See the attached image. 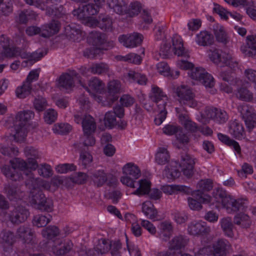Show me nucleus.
<instances>
[{"label": "nucleus", "mask_w": 256, "mask_h": 256, "mask_svg": "<svg viewBox=\"0 0 256 256\" xmlns=\"http://www.w3.org/2000/svg\"><path fill=\"white\" fill-rule=\"evenodd\" d=\"M34 116V112L28 110L20 112L16 115L14 124L15 134L12 136L15 142H21L24 140L27 134L26 126Z\"/></svg>", "instance_id": "f257e3e1"}, {"label": "nucleus", "mask_w": 256, "mask_h": 256, "mask_svg": "<svg viewBox=\"0 0 256 256\" xmlns=\"http://www.w3.org/2000/svg\"><path fill=\"white\" fill-rule=\"evenodd\" d=\"M150 98L157 106L159 114L155 118L154 122L156 125H160L165 120L167 114L166 106L168 97L160 88L154 86L150 94Z\"/></svg>", "instance_id": "f03ea898"}, {"label": "nucleus", "mask_w": 256, "mask_h": 256, "mask_svg": "<svg viewBox=\"0 0 256 256\" xmlns=\"http://www.w3.org/2000/svg\"><path fill=\"white\" fill-rule=\"evenodd\" d=\"M120 83L116 80H113L109 82L108 85V92L105 94L104 97L98 96L96 98L98 102L102 103L104 106H110L112 104L118 100V94L120 92Z\"/></svg>", "instance_id": "7ed1b4c3"}, {"label": "nucleus", "mask_w": 256, "mask_h": 256, "mask_svg": "<svg viewBox=\"0 0 256 256\" xmlns=\"http://www.w3.org/2000/svg\"><path fill=\"white\" fill-rule=\"evenodd\" d=\"M176 93L178 100L182 106L195 108L197 106V102L194 99V94L187 86H181L177 88Z\"/></svg>", "instance_id": "20e7f679"}, {"label": "nucleus", "mask_w": 256, "mask_h": 256, "mask_svg": "<svg viewBox=\"0 0 256 256\" xmlns=\"http://www.w3.org/2000/svg\"><path fill=\"white\" fill-rule=\"evenodd\" d=\"M238 109L244 122L246 128L250 132L256 126V114L254 109L247 104L239 106Z\"/></svg>", "instance_id": "39448f33"}, {"label": "nucleus", "mask_w": 256, "mask_h": 256, "mask_svg": "<svg viewBox=\"0 0 256 256\" xmlns=\"http://www.w3.org/2000/svg\"><path fill=\"white\" fill-rule=\"evenodd\" d=\"M194 164V159L186 152H181L179 166L181 168V171L183 174L188 178H190L193 176Z\"/></svg>", "instance_id": "423d86ee"}, {"label": "nucleus", "mask_w": 256, "mask_h": 256, "mask_svg": "<svg viewBox=\"0 0 256 256\" xmlns=\"http://www.w3.org/2000/svg\"><path fill=\"white\" fill-rule=\"evenodd\" d=\"M74 80L81 84L80 76L74 70L70 71L69 73H63L58 80V86L60 88L70 89L74 86Z\"/></svg>", "instance_id": "0eeeda50"}, {"label": "nucleus", "mask_w": 256, "mask_h": 256, "mask_svg": "<svg viewBox=\"0 0 256 256\" xmlns=\"http://www.w3.org/2000/svg\"><path fill=\"white\" fill-rule=\"evenodd\" d=\"M30 213L28 209L22 206H18L10 212L8 218L10 221L13 224H19L24 222Z\"/></svg>", "instance_id": "6e6552de"}, {"label": "nucleus", "mask_w": 256, "mask_h": 256, "mask_svg": "<svg viewBox=\"0 0 256 256\" xmlns=\"http://www.w3.org/2000/svg\"><path fill=\"white\" fill-rule=\"evenodd\" d=\"M192 196L194 197L188 198V204L190 209L198 210L202 208V203H208L210 202V196L207 194H203L199 190H195Z\"/></svg>", "instance_id": "1a4fd4ad"}, {"label": "nucleus", "mask_w": 256, "mask_h": 256, "mask_svg": "<svg viewBox=\"0 0 256 256\" xmlns=\"http://www.w3.org/2000/svg\"><path fill=\"white\" fill-rule=\"evenodd\" d=\"M0 50L2 54L7 58H14L20 55V51L18 48L10 47V40L6 36H0Z\"/></svg>", "instance_id": "9d476101"}, {"label": "nucleus", "mask_w": 256, "mask_h": 256, "mask_svg": "<svg viewBox=\"0 0 256 256\" xmlns=\"http://www.w3.org/2000/svg\"><path fill=\"white\" fill-rule=\"evenodd\" d=\"M205 113L208 118L213 120L215 122L218 124L226 123L228 119L227 112L220 108H208L205 110Z\"/></svg>", "instance_id": "9b49d317"}, {"label": "nucleus", "mask_w": 256, "mask_h": 256, "mask_svg": "<svg viewBox=\"0 0 256 256\" xmlns=\"http://www.w3.org/2000/svg\"><path fill=\"white\" fill-rule=\"evenodd\" d=\"M4 193L10 201L14 202L22 200L25 196L24 192L18 186L14 184L5 185Z\"/></svg>", "instance_id": "f8f14e48"}, {"label": "nucleus", "mask_w": 256, "mask_h": 256, "mask_svg": "<svg viewBox=\"0 0 256 256\" xmlns=\"http://www.w3.org/2000/svg\"><path fill=\"white\" fill-rule=\"evenodd\" d=\"M98 10V7L92 4H88L84 6L82 8H79L76 10L73 11L74 16H76L77 18L81 20H85L90 18V16H93L97 14Z\"/></svg>", "instance_id": "ddd939ff"}, {"label": "nucleus", "mask_w": 256, "mask_h": 256, "mask_svg": "<svg viewBox=\"0 0 256 256\" xmlns=\"http://www.w3.org/2000/svg\"><path fill=\"white\" fill-rule=\"evenodd\" d=\"M118 39L119 41L121 43H123L125 46L133 48L140 44L143 40V36L140 34L134 32L129 36H120Z\"/></svg>", "instance_id": "4468645a"}, {"label": "nucleus", "mask_w": 256, "mask_h": 256, "mask_svg": "<svg viewBox=\"0 0 256 256\" xmlns=\"http://www.w3.org/2000/svg\"><path fill=\"white\" fill-rule=\"evenodd\" d=\"M24 153L27 158L28 164L30 166V170H35L38 168L37 160L40 158L38 151L34 148L28 146L24 148Z\"/></svg>", "instance_id": "2eb2a0df"}, {"label": "nucleus", "mask_w": 256, "mask_h": 256, "mask_svg": "<svg viewBox=\"0 0 256 256\" xmlns=\"http://www.w3.org/2000/svg\"><path fill=\"white\" fill-rule=\"evenodd\" d=\"M73 246V243L70 240H65L58 244L52 246V250L56 255L63 256L70 252L72 250Z\"/></svg>", "instance_id": "dca6fc26"}, {"label": "nucleus", "mask_w": 256, "mask_h": 256, "mask_svg": "<svg viewBox=\"0 0 256 256\" xmlns=\"http://www.w3.org/2000/svg\"><path fill=\"white\" fill-rule=\"evenodd\" d=\"M188 230L190 234L198 236L208 234L210 230L209 227H206L204 222H193L188 224Z\"/></svg>", "instance_id": "f3484780"}, {"label": "nucleus", "mask_w": 256, "mask_h": 256, "mask_svg": "<svg viewBox=\"0 0 256 256\" xmlns=\"http://www.w3.org/2000/svg\"><path fill=\"white\" fill-rule=\"evenodd\" d=\"M60 27L59 22L52 20L49 23L42 26V32L40 36L44 38H50L58 32Z\"/></svg>", "instance_id": "a211bd4d"}, {"label": "nucleus", "mask_w": 256, "mask_h": 256, "mask_svg": "<svg viewBox=\"0 0 256 256\" xmlns=\"http://www.w3.org/2000/svg\"><path fill=\"white\" fill-rule=\"evenodd\" d=\"M229 132L236 139L242 140L244 138L245 132L244 128L242 124L236 120L230 122Z\"/></svg>", "instance_id": "6ab92c4d"}, {"label": "nucleus", "mask_w": 256, "mask_h": 256, "mask_svg": "<svg viewBox=\"0 0 256 256\" xmlns=\"http://www.w3.org/2000/svg\"><path fill=\"white\" fill-rule=\"evenodd\" d=\"M16 236L24 243L30 244L34 237V232L28 226H21L16 230Z\"/></svg>", "instance_id": "aec40b11"}, {"label": "nucleus", "mask_w": 256, "mask_h": 256, "mask_svg": "<svg viewBox=\"0 0 256 256\" xmlns=\"http://www.w3.org/2000/svg\"><path fill=\"white\" fill-rule=\"evenodd\" d=\"M88 41L90 44L97 48H104L103 46L106 43L105 36L98 32H92L88 38Z\"/></svg>", "instance_id": "412c9836"}, {"label": "nucleus", "mask_w": 256, "mask_h": 256, "mask_svg": "<svg viewBox=\"0 0 256 256\" xmlns=\"http://www.w3.org/2000/svg\"><path fill=\"white\" fill-rule=\"evenodd\" d=\"M162 192L168 194H172L176 192H181L186 194H190L192 190L188 186L184 185H166L162 188Z\"/></svg>", "instance_id": "4be33fe9"}, {"label": "nucleus", "mask_w": 256, "mask_h": 256, "mask_svg": "<svg viewBox=\"0 0 256 256\" xmlns=\"http://www.w3.org/2000/svg\"><path fill=\"white\" fill-rule=\"evenodd\" d=\"M124 78L129 82H137L140 84H146L147 81L144 75L132 70L124 74Z\"/></svg>", "instance_id": "5701e85b"}, {"label": "nucleus", "mask_w": 256, "mask_h": 256, "mask_svg": "<svg viewBox=\"0 0 256 256\" xmlns=\"http://www.w3.org/2000/svg\"><path fill=\"white\" fill-rule=\"evenodd\" d=\"M98 21L92 18L88 19V23L92 26H98L101 29L105 30H111L112 20L108 16H100Z\"/></svg>", "instance_id": "b1692460"}, {"label": "nucleus", "mask_w": 256, "mask_h": 256, "mask_svg": "<svg viewBox=\"0 0 256 256\" xmlns=\"http://www.w3.org/2000/svg\"><path fill=\"white\" fill-rule=\"evenodd\" d=\"M196 42L200 46L212 45L214 42L213 36L207 31H202L196 34Z\"/></svg>", "instance_id": "393cba45"}, {"label": "nucleus", "mask_w": 256, "mask_h": 256, "mask_svg": "<svg viewBox=\"0 0 256 256\" xmlns=\"http://www.w3.org/2000/svg\"><path fill=\"white\" fill-rule=\"evenodd\" d=\"M90 178L95 186L100 187L107 181L108 176L104 170H96L91 173Z\"/></svg>", "instance_id": "a878e982"}, {"label": "nucleus", "mask_w": 256, "mask_h": 256, "mask_svg": "<svg viewBox=\"0 0 256 256\" xmlns=\"http://www.w3.org/2000/svg\"><path fill=\"white\" fill-rule=\"evenodd\" d=\"M212 31L218 42L224 44L228 42L227 34L222 26L218 24H214L212 26Z\"/></svg>", "instance_id": "bb28decb"}, {"label": "nucleus", "mask_w": 256, "mask_h": 256, "mask_svg": "<svg viewBox=\"0 0 256 256\" xmlns=\"http://www.w3.org/2000/svg\"><path fill=\"white\" fill-rule=\"evenodd\" d=\"M228 246V242L226 240H218L213 244L212 256H225Z\"/></svg>", "instance_id": "cd10ccee"}, {"label": "nucleus", "mask_w": 256, "mask_h": 256, "mask_svg": "<svg viewBox=\"0 0 256 256\" xmlns=\"http://www.w3.org/2000/svg\"><path fill=\"white\" fill-rule=\"evenodd\" d=\"M122 172L124 175L132 177L134 180L138 179L141 176L140 170L138 167L132 163L126 164L123 167Z\"/></svg>", "instance_id": "c85d7f7f"}, {"label": "nucleus", "mask_w": 256, "mask_h": 256, "mask_svg": "<svg viewBox=\"0 0 256 256\" xmlns=\"http://www.w3.org/2000/svg\"><path fill=\"white\" fill-rule=\"evenodd\" d=\"M188 240L186 236L179 235L174 237L170 242V249L178 250L184 248L188 243Z\"/></svg>", "instance_id": "c756f323"}, {"label": "nucleus", "mask_w": 256, "mask_h": 256, "mask_svg": "<svg viewBox=\"0 0 256 256\" xmlns=\"http://www.w3.org/2000/svg\"><path fill=\"white\" fill-rule=\"evenodd\" d=\"M248 48L242 50L247 56L256 59V40L254 36H248L246 38Z\"/></svg>", "instance_id": "7c9ffc66"}, {"label": "nucleus", "mask_w": 256, "mask_h": 256, "mask_svg": "<svg viewBox=\"0 0 256 256\" xmlns=\"http://www.w3.org/2000/svg\"><path fill=\"white\" fill-rule=\"evenodd\" d=\"M82 126L84 134H93L96 130V124L93 118L86 116L82 121Z\"/></svg>", "instance_id": "2f4dec72"}, {"label": "nucleus", "mask_w": 256, "mask_h": 256, "mask_svg": "<svg viewBox=\"0 0 256 256\" xmlns=\"http://www.w3.org/2000/svg\"><path fill=\"white\" fill-rule=\"evenodd\" d=\"M172 42L174 52L176 54L185 58L188 56L187 52L184 51L183 43L180 38L177 36H174L172 38Z\"/></svg>", "instance_id": "473e14b6"}, {"label": "nucleus", "mask_w": 256, "mask_h": 256, "mask_svg": "<svg viewBox=\"0 0 256 256\" xmlns=\"http://www.w3.org/2000/svg\"><path fill=\"white\" fill-rule=\"evenodd\" d=\"M46 198L44 194L40 190H32L30 192V202L32 206L36 208H38L39 205L44 202L42 200Z\"/></svg>", "instance_id": "72a5a7b5"}, {"label": "nucleus", "mask_w": 256, "mask_h": 256, "mask_svg": "<svg viewBox=\"0 0 256 256\" xmlns=\"http://www.w3.org/2000/svg\"><path fill=\"white\" fill-rule=\"evenodd\" d=\"M142 211L148 218L154 220L157 218V210L150 202L146 201L143 203Z\"/></svg>", "instance_id": "f704fd0d"}, {"label": "nucleus", "mask_w": 256, "mask_h": 256, "mask_svg": "<svg viewBox=\"0 0 256 256\" xmlns=\"http://www.w3.org/2000/svg\"><path fill=\"white\" fill-rule=\"evenodd\" d=\"M177 165L176 162H172L165 168L163 174L169 179L178 178L180 172L177 168Z\"/></svg>", "instance_id": "c9c22d12"}, {"label": "nucleus", "mask_w": 256, "mask_h": 256, "mask_svg": "<svg viewBox=\"0 0 256 256\" xmlns=\"http://www.w3.org/2000/svg\"><path fill=\"white\" fill-rule=\"evenodd\" d=\"M179 119L181 123L188 130L195 132L199 130L196 124L190 120L188 114H180L179 115Z\"/></svg>", "instance_id": "e433bc0d"}, {"label": "nucleus", "mask_w": 256, "mask_h": 256, "mask_svg": "<svg viewBox=\"0 0 256 256\" xmlns=\"http://www.w3.org/2000/svg\"><path fill=\"white\" fill-rule=\"evenodd\" d=\"M59 228L55 226H49L42 230V236L48 240H52L59 236Z\"/></svg>", "instance_id": "4c0bfd02"}, {"label": "nucleus", "mask_w": 256, "mask_h": 256, "mask_svg": "<svg viewBox=\"0 0 256 256\" xmlns=\"http://www.w3.org/2000/svg\"><path fill=\"white\" fill-rule=\"evenodd\" d=\"M221 228L222 229L225 234L229 237H232L233 234V227L231 218L229 217L224 218L220 220V221Z\"/></svg>", "instance_id": "58836bf2"}, {"label": "nucleus", "mask_w": 256, "mask_h": 256, "mask_svg": "<svg viewBox=\"0 0 256 256\" xmlns=\"http://www.w3.org/2000/svg\"><path fill=\"white\" fill-rule=\"evenodd\" d=\"M139 187L132 194L136 195L142 196L147 194L150 188L151 183L150 181L144 179L138 181Z\"/></svg>", "instance_id": "ea45409f"}, {"label": "nucleus", "mask_w": 256, "mask_h": 256, "mask_svg": "<svg viewBox=\"0 0 256 256\" xmlns=\"http://www.w3.org/2000/svg\"><path fill=\"white\" fill-rule=\"evenodd\" d=\"M24 174L26 176L25 184L32 190H37L38 188V184L40 178H36L34 174L30 172H24Z\"/></svg>", "instance_id": "a19ab883"}, {"label": "nucleus", "mask_w": 256, "mask_h": 256, "mask_svg": "<svg viewBox=\"0 0 256 256\" xmlns=\"http://www.w3.org/2000/svg\"><path fill=\"white\" fill-rule=\"evenodd\" d=\"M109 68L106 64H93L88 68V71L94 74H102L108 72Z\"/></svg>", "instance_id": "79ce46f5"}, {"label": "nucleus", "mask_w": 256, "mask_h": 256, "mask_svg": "<svg viewBox=\"0 0 256 256\" xmlns=\"http://www.w3.org/2000/svg\"><path fill=\"white\" fill-rule=\"evenodd\" d=\"M234 222L245 228H248L251 223L248 215L244 214H239L236 216L234 218Z\"/></svg>", "instance_id": "37998d69"}, {"label": "nucleus", "mask_w": 256, "mask_h": 256, "mask_svg": "<svg viewBox=\"0 0 256 256\" xmlns=\"http://www.w3.org/2000/svg\"><path fill=\"white\" fill-rule=\"evenodd\" d=\"M199 81L206 88L210 89V94H214L216 93V90L212 88L214 85V79L213 77L206 72L203 76H202Z\"/></svg>", "instance_id": "c03bdc74"}, {"label": "nucleus", "mask_w": 256, "mask_h": 256, "mask_svg": "<svg viewBox=\"0 0 256 256\" xmlns=\"http://www.w3.org/2000/svg\"><path fill=\"white\" fill-rule=\"evenodd\" d=\"M31 90L32 85H29L28 83L24 82L21 86L16 89V96L19 98H24L30 94Z\"/></svg>", "instance_id": "a18cd8bd"}, {"label": "nucleus", "mask_w": 256, "mask_h": 256, "mask_svg": "<svg viewBox=\"0 0 256 256\" xmlns=\"http://www.w3.org/2000/svg\"><path fill=\"white\" fill-rule=\"evenodd\" d=\"M218 136L221 142L229 146H232L238 154H240V148L238 142L233 140H231L228 136L221 133L218 134Z\"/></svg>", "instance_id": "49530a36"}, {"label": "nucleus", "mask_w": 256, "mask_h": 256, "mask_svg": "<svg viewBox=\"0 0 256 256\" xmlns=\"http://www.w3.org/2000/svg\"><path fill=\"white\" fill-rule=\"evenodd\" d=\"M52 218L50 214L47 216L37 215L34 217L32 222L34 226L38 228L44 227L50 222Z\"/></svg>", "instance_id": "de8ad7c7"}, {"label": "nucleus", "mask_w": 256, "mask_h": 256, "mask_svg": "<svg viewBox=\"0 0 256 256\" xmlns=\"http://www.w3.org/2000/svg\"><path fill=\"white\" fill-rule=\"evenodd\" d=\"M170 158L167 150L164 148H161L156 154V161L159 164H165L168 162Z\"/></svg>", "instance_id": "09e8293b"}, {"label": "nucleus", "mask_w": 256, "mask_h": 256, "mask_svg": "<svg viewBox=\"0 0 256 256\" xmlns=\"http://www.w3.org/2000/svg\"><path fill=\"white\" fill-rule=\"evenodd\" d=\"M236 96L240 100L246 102H250L253 99V94L246 87L238 88Z\"/></svg>", "instance_id": "8fccbe9b"}, {"label": "nucleus", "mask_w": 256, "mask_h": 256, "mask_svg": "<svg viewBox=\"0 0 256 256\" xmlns=\"http://www.w3.org/2000/svg\"><path fill=\"white\" fill-rule=\"evenodd\" d=\"M110 240H108L101 239L94 248V252L102 254L107 253L110 250Z\"/></svg>", "instance_id": "3c124183"}, {"label": "nucleus", "mask_w": 256, "mask_h": 256, "mask_svg": "<svg viewBox=\"0 0 256 256\" xmlns=\"http://www.w3.org/2000/svg\"><path fill=\"white\" fill-rule=\"evenodd\" d=\"M88 86L94 91L100 92L104 90V84L99 78L94 77L90 80Z\"/></svg>", "instance_id": "603ef678"}, {"label": "nucleus", "mask_w": 256, "mask_h": 256, "mask_svg": "<svg viewBox=\"0 0 256 256\" xmlns=\"http://www.w3.org/2000/svg\"><path fill=\"white\" fill-rule=\"evenodd\" d=\"M14 242V236L12 232L10 230L2 232L1 242L8 246H12Z\"/></svg>", "instance_id": "864d4df0"}, {"label": "nucleus", "mask_w": 256, "mask_h": 256, "mask_svg": "<svg viewBox=\"0 0 256 256\" xmlns=\"http://www.w3.org/2000/svg\"><path fill=\"white\" fill-rule=\"evenodd\" d=\"M248 208L246 200L245 199L234 200L232 206V212L238 211L244 212Z\"/></svg>", "instance_id": "5fc2aeb1"}, {"label": "nucleus", "mask_w": 256, "mask_h": 256, "mask_svg": "<svg viewBox=\"0 0 256 256\" xmlns=\"http://www.w3.org/2000/svg\"><path fill=\"white\" fill-rule=\"evenodd\" d=\"M3 174L7 178H10L12 180H16L18 178V176L16 172V169L11 165H6L2 168Z\"/></svg>", "instance_id": "6e6d98bb"}, {"label": "nucleus", "mask_w": 256, "mask_h": 256, "mask_svg": "<svg viewBox=\"0 0 256 256\" xmlns=\"http://www.w3.org/2000/svg\"><path fill=\"white\" fill-rule=\"evenodd\" d=\"M212 182L210 179L202 180L197 184V188L200 192L206 194L204 192L210 191L212 188Z\"/></svg>", "instance_id": "4d7b16f0"}, {"label": "nucleus", "mask_w": 256, "mask_h": 256, "mask_svg": "<svg viewBox=\"0 0 256 256\" xmlns=\"http://www.w3.org/2000/svg\"><path fill=\"white\" fill-rule=\"evenodd\" d=\"M10 163L16 170L17 168L22 170L30 169V166L28 164V161L27 160L24 161L20 158H16L10 160Z\"/></svg>", "instance_id": "13d9d810"}, {"label": "nucleus", "mask_w": 256, "mask_h": 256, "mask_svg": "<svg viewBox=\"0 0 256 256\" xmlns=\"http://www.w3.org/2000/svg\"><path fill=\"white\" fill-rule=\"evenodd\" d=\"M122 243L120 240H110V250L112 256H121Z\"/></svg>", "instance_id": "bf43d9fd"}, {"label": "nucleus", "mask_w": 256, "mask_h": 256, "mask_svg": "<svg viewBox=\"0 0 256 256\" xmlns=\"http://www.w3.org/2000/svg\"><path fill=\"white\" fill-rule=\"evenodd\" d=\"M62 7L56 8L54 6H50L49 4L44 3V10H46V14L51 17H59L61 14L60 10Z\"/></svg>", "instance_id": "052dcab7"}, {"label": "nucleus", "mask_w": 256, "mask_h": 256, "mask_svg": "<svg viewBox=\"0 0 256 256\" xmlns=\"http://www.w3.org/2000/svg\"><path fill=\"white\" fill-rule=\"evenodd\" d=\"M172 50L170 43L164 42L160 47L159 55L162 58H167L172 54Z\"/></svg>", "instance_id": "680f3d73"}, {"label": "nucleus", "mask_w": 256, "mask_h": 256, "mask_svg": "<svg viewBox=\"0 0 256 256\" xmlns=\"http://www.w3.org/2000/svg\"><path fill=\"white\" fill-rule=\"evenodd\" d=\"M122 0H108V4L110 8L118 14H121L123 12Z\"/></svg>", "instance_id": "e2e57ef3"}, {"label": "nucleus", "mask_w": 256, "mask_h": 256, "mask_svg": "<svg viewBox=\"0 0 256 256\" xmlns=\"http://www.w3.org/2000/svg\"><path fill=\"white\" fill-rule=\"evenodd\" d=\"M219 76L224 81L231 84L234 80V76L232 70H228V68H224L220 73Z\"/></svg>", "instance_id": "0e129e2a"}, {"label": "nucleus", "mask_w": 256, "mask_h": 256, "mask_svg": "<svg viewBox=\"0 0 256 256\" xmlns=\"http://www.w3.org/2000/svg\"><path fill=\"white\" fill-rule=\"evenodd\" d=\"M142 5L138 2H134L130 3L128 10V14L130 16H134L138 15L140 12Z\"/></svg>", "instance_id": "69168bd1"}, {"label": "nucleus", "mask_w": 256, "mask_h": 256, "mask_svg": "<svg viewBox=\"0 0 256 256\" xmlns=\"http://www.w3.org/2000/svg\"><path fill=\"white\" fill-rule=\"evenodd\" d=\"M0 152L3 155L12 157L18 154V148L12 145L11 146H2L0 148Z\"/></svg>", "instance_id": "338daca9"}, {"label": "nucleus", "mask_w": 256, "mask_h": 256, "mask_svg": "<svg viewBox=\"0 0 256 256\" xmlns=\"http://www.w3.org/2000/svg\"><path fill=\"white\" fill-rule=\"evenodd\" d=\"M34 106L36 110L38 112H42L46 108L47 102L44 98L38 96V98L34 99Z\"/></svg>", "instance_id": "774afa93"}]
</instances>
